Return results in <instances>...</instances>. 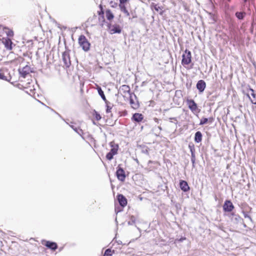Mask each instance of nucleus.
<instances>
[{
    "label": "nucleus",
    "mask_w": 256,
    "mask_h": 256,
    "mask_svg": "<svg viewBox=\"0 0 256 256\" xmlns=\"http://www.w3.org/2000/svg\"><path fill=\"white\" fill-rule=\"evenodd\" d=\"M78 43L83 50L84 51H88L89 50L90 44L84 36L82 35L79 37Z\"/></svg>",
    "instance_id": "f257e3e1"
},
{
    "label": "nucleus",
    "mask_w": 256,
    "mask_h": 256,
    "mask_svg": "<svg viewBox=\"0 0 256 256\" xmlns=\"http://www.w3.org/2000/svg\"><path fill=\"white\" fill-rule=\"evenodd\" d=\"M182 57V65H188L192 62V55L190 51L186 50Z\"/></svg>",
    "instance_id": "f03ea898"
},
{
    "label": "nucleus",
    "mask_w": 256,
    "mask_h": 256,
    "mask_svg": "<svg viewBox=\"0 0 256 256\" xmlns=\"http://www.w3.org/2000/svg\"><path fill=\"white\" fill-rule=\"evenodd\" d=\"M62 58L64 64L66 67L68 68L71 64L70 52L68 50H66L62 53Z\"/></svg>",
    "instance_id": "7ed1b4c3"
},
{
    "label": "nucleus",
    "mask_w": 256,
    "mask_h": 256,
    "mask_svg": "<svg viewBox=\"0 0 256 256\" xmlns=\"http://www.w3.org/2000/svg\"><path fill=\"white\" fill-rule=\"evenodd\" d=\"M110 144L112 148L110 151L108 152L106 155V158L108 160H111L113 158V156L117 154L118 151V146L116 147H114L113 142H111Z\"/></svg>",
    "instance_id": "20e7f679"
},
{
    "label": "nucleus",
    "mask_w": 256,
    "mask_h": 256,
    "mask_svg": "<svg viewBox=\"0 0 256 256\" xmlns=\"http://www.w3.org/2000/svg\"><path fill=\"white\" fill-rule=\"evenodd\" d=\"M116 174L118 180L122 182H124V180L126 178V174L122 168L118 166Z\"/></svg>",
    "instance_id": "39448f33"
},
{
    "label": "nucleus",
    "mask_w": 256,
    "mask_h": 256,
    "mask_svg": "<svg viewBox=\"0 0 256 256\" xmlns=\"http://www.w3.org/2000/svg\"><path fill=\"white\" fill-rule=\"evenodd\" d=\"M234 208V206L230 200H226L223 206V209L225 212H230Z\"/></svg>",
    "instance_id": "423d86ee"
},
{
    "label": "nucleus",
    "mask_w": 256,
    "mask_h": 256,
    "mask_svg": "<svg viewBox=\"0 0 256 256\" xmlns=\"http://www.w3.org/2000/svg\"><path fill=\"white\" fill-rule=\"evenodd\" d=\"M110 32L111 34L116 33L120 34L121 32V28L120 26L117 24L110 25L109 26Z\"/></svg>",
    "instance_id": "0eeeda50"
},
{
    "label": "nucleus",
    "mask_w": 256,
    "mask_h": 256,
    "mask_svg": "<svg viewBox=\"0 0 256 256\" xmlns=\"http://www.w3.org/2000/svg\"><path fill=\"white\" fill-rule=\"evenodd\" d=\"M42 244L46 247H48V248L52 250H56L58 248L56 244L54 242L44 240Z\"/></svg>",
    "instance_id": "6e6552de"
},
{
    "label": "nucleus",
    "mask_w": 256,
    "mask_h": 256,
    "mask_svg": "<svg viewBox=\"0 0 256 256\" xmlns=\"http://www.w3.org/2000/svg\"><path fill=\"white\" fill-rule=\"evenodd\" d=\"M19 72L21 76L24 78L30 74V67L28 66H26L22 69H20Z\"/></svg>",
    "instance_id": "1a4fd4ad"
},
{
    "label": "nucleus",
    "mask_w": 256,
    "mask_h": 256,
    "mask_svg": "<svg viewBox=\"0 0 256 256\" xmlns=\"http://www.w3.org/2000/svg\"><path fill=\"white\" fill-rule=\"evenodd\" d=\"M188 108L192 112H194L198 110V106L192 100H188Z\"/></svg>",
    "instance_id": "9d476101"
},
{
    "label": "nucleus",
    "mask_w": 256,
    "mask_h": 256,
    "mask_svg": "<svg viewBox=\"0 0 256 256\" xmlns=\"http://www.w3.org/2000/svg\"><path fill=\"white\" fill-rule=\"evenodd\" d=\"M118 200L120 204L122 206H125L127 204V200L126 198L122 194H118Z\"/></svg>",
    "instance_id": "9b49d317"
},
{
    "label": "nucleus",
    "mask_w": 256,
    "mask_h": 256,
    "mask_svg": "<svg viewBox=\"0 0 256 256\" xmlns=\"http://www.w3.org/2000/svg\"><path fill=\"white\" fill-rule=\"evenodd\" d=\"M206 84L203 80L198 81L196 84V88L200 92H203L206 88Z\"/></svg>",
    "instance_id": "f8f14e48"
},
{
    "label": "nucleus",
    "mask_w": 256,
    "mask_h": 256,
    "mask_svg": "<svg viewBox=\"0 0 256 256\" xmlns=\"http://www.w3.org/2000/svg\"><path fill=\"white\" fill-rule=\"evenodd\" d=\"M130 88L127 85H122L120 88V91L126 96L127 94H130Z\"/></svg>",
    "instance_id": "ddd939ff"
},
{
    "label": "nucleus",
    "mask_w": 256,
    "mask_h": 256,
    "mask_svg": "<svg viewBox=\"0 0 256 256\" xmlns=\"http://www.w3.org/2000/svg\"><path fill=\"white\" fill-rule=\"evenodd\" d=\"M2 43L4 44L5 47L8 49L11 50L12 49V42L10 38H4Z\"/></svg>",
    "instance_id": "4468645a"
},
{
    "label": "nucleus",
    "mask_w": 256,
    "mask_h": 256,
    "mask_svg": "<svg viewBox=\"0 0 256 256\" xmlns=\"http://www.w3.org/2000/svg\"><path fill=\"white\" fill-rule=\"evenodd\" d=\"M180 188L184 192H187L190 188L188 183L184 180H181L180 183Z\"/></svg>",
    "instance_id": "2eb2a0df"
},
{
    "label": "nucleus",
    "mask_w": 256,
    "mask_h": 256,
    "mask_svg": "<svg viewBox=\"0 0 256 256\" xmlns=\"http://www.w3.org/2000/svg\"><path fill=\"white\" fill-rule=\"evenodd\" d=\"M202 140V134L200 132H197L195 134L194 141L198 143L201 142Z\"/></svg>",
    "instance_id": "dca6fc26"
},
{
    "label": "nucleus",
    "mask_w": 256,
    "mask_h": 256,
    "mask_svg": "<svg viewBox=\"0 0 256 256\" xmlns=\"http://www.w3.org/2000/svg\"><path fill=\"white\" fill-rule=\"evenodd\" d=\"M132 118L134 121L140 122L143 119V116L142 114L136 113L133 115Z\"/></svg>",
    "instance_id": "f3484780"
},
{
    "label": "nucleus",
    "mask_w": 256,
    "mask_h": 256,
    "mask_svg": "<svg viewBox=\"0 0 256 256\" xmlns=\"http://www.w3.org/2000/svg\"><path fill=\"white\" fill-rule=\"evenodd\" d=\"M106 16L109 20H111L114 18V16L110 10H107L106 11Z\"/></svg>",
    "instance_id": "a211bd4d"
},
{
    "label": "nucleus",
    "mask_w": 256,
    "mask_h": 256,
    "mask_svg": "<svg viewBox=\"0 0 256 256\" xmlns=\"http://www.w3.org/2000/svg\"><path fill=\"white\" fill-rule=\"evenodd\" d=\"M119 7L122 12H124L126 16H130V13L126 10V6L124 4H119Z\"/></svg>",
    "instance_id": "6ab92c4d"
},
{
    "label": "nucleus",
    "mask_w": 256,
    "mask_h": 256,
    "mask_svg": "<svg viewBox=\"0 0 256 256\" xmlns=\"http://www.w3.org/2000/svg\"><path fill=\"white\" fill-rule=\"evenodd\" d=\"M98 94L100 95V96H101V98H102V99L105 102H106L107 100L106 98V96L104 94V92L102 91V90L101 88L100 87H98Z\"/></svg>",
    "instance_id": "aec40b11"
},
{
    "label": "nucleus",
    "mask_w": 256,
    "mask_h": 256,
    "mask_svg": "<svg viewBox=\"0 0 256 256\" xmlns=\"http://www.w3.org/2000/svg\"><path fill=\"white\" fill-rule=\"evenodd\" d=\"M231 219L232 220L238 222L241 220V218L238 215L232 214Z\"/></svg>",
    "instance_id": "412c9836"
},
{
    "label": "nucleus",
    "mask_w": 256,
    "mask_h": 256,
    "mask_svg": "<svg viewBox=\"0 0 256 256\" xmlns=\"http://www.w3.org/2000/svg\"><path fill=\"white\" fill-rule=\"evenodd\" d=\"M249 92H250V95L253 97V98H254V100H251V102L252 104H256V94H254V90L252 89V88H250V90H249Z\"/></svg>",
    "instance_id": "4be33fe9"
},
{
    "label": "nucleus",
    "mask_w": 256,
    "mask_h": 256,
    "mask_svg": "<svg viewBox=\"0 0 256 256\" xmlns=\"http://www.w3.org/2000/svg\"><path fill=\"white\" fill-rule=\"evenodd\" d=\"M3 30H6L5 32L7 36H12L14 35V32L12 30L6 27H4Z\"/></svg>",
    "instance_id": "5701e85b"
},
{
    "label": "nucleus",
    "mask_w": 256,
    "mask_h": 256,
    "mask_svg": "<svg viewBox=\"0 0 256 256\" xmlns=\"http://www.w3.org/2000/svg\"><path fill=\"white\" fill-rule=\"evenodd\" d=\"M190 152H191V154H192L191 161H192V164H194L195 162V160H196L195 154L194 153V149L192 148L190 146Z\"/></svg>",
    "instance_id": "b1692460"
},
{
    "label": "nucleus",
    "mask_w": 256,
    "mask_h": 256,
    "mask_svg": "<svg viewBox=\"0 0 256 256\" xmlns=\"http://www.w3.org/2000/svg\"><path fill=\"white\" fill-rule=\"evenodd\" d=\"M106 105V113H109L111 112V110L112 108V105L108 102L106 101V102H105Z\"/></svg>",
    "instance_id": "393cba45"
},
{
    "label": "nucleus",
    "mask_w": 256,
    "mask_h": 256,
    "mask_svg": "<svg viewBox=\"0 0 256 256\" xmlns=\"http://www.w3.org/2000/svg\"><path fill=\"white\" fill-rule=\"evenodd\" d=\"M136 218L134 216H130V220L128 222L129 225H132L136 222Z\"/></svg>",
    "instance_id": "a878e982"
},
{
    "label": "nucleus",
    "mask_w": 256,
    "mask_h": 256,
    "mask_svg": "<svg viewBox=\"0 0 256 256\" xmlns=\"http://www.w3.org/2000/svg\"><path fill=\"white\" fill-rule=\"evenodd\" d=\"M236 16L238 19H242L244 18V14L240 12H237L236 14Z\"/></svg>",
    "instance_id": "bb28decb"
},
{
    "label": "nucleus",
    "mask_w": 256,
    "mask_h": 256,
    "mask_svg": "<svg viewBox=\"0 0 256 256\" xmlns=\"http://www.w3.org/2000/svg\"><path fill=\"white\" fill-rule=\"evenodd\" d=\"M112 254V250L110 249H107L105 251L104 256H111Z\"/></svg>",
    "instance_id": "cd10ccee"
},
{
    "label": "nucleus",
    "mask_w": 256,
    "mask_h": 256,
    "mask_svg": "<svg viewBox=\"0 0 256 256\" xmlns=\"http://www.w3.org/2000/svg\"><path fill=\"white\" fill-rule=\"evenodd\" d=\"M152 6L154 7V8L157 12H158L160 10H161V8L158 4H152Z\"/></svg>",
    "instance_id": "c85d7f7f"
},
{
    "label": "nucleus",
    "mask_w": 256,
    "mask_h": 256,
    "mask_svg": "<svg viewBox=\"0 0 256 256\" xmlns=\"http://www.w3.org/2000/svg\"><path fill=\"white\" fill-rule=\"evenodd\" d=\"M208 120L207 118H202L200 122V124L202 125L206 124L208 122Z\"/></svg>",
    "instance_id": "c756f323"
},
{
    "label": "nucleus",
    "mask_w": 256,
    "mask_h": 256,
    "mask_svg": "<svg viewBox=\"0 0 256 256\" xmlns=\"http://www.w3.org/2000/svg\"><path fill=\"white\" fill-rule=\"evenodd\" d=\"M130 104H132V107L134 108L138 107L137 104L134 102V100L132 98L130 99Z\"/></svg>",
    "instance_id": "7c9ffc66"
},
{
    "label": "nucleus",
    "mask_w": 256,
    "mask_h": 256,
    "mask_svg": "<svg viewBox=\"0 0 256 256\" xmlns=\"http://www.w3.org/2000/svg\"><path fill=\"white\" fill-rule=\"evenodd\" d=\"M77 133L80 134V136H82L84 134L83 131L82 129H80L78 128V130L77 132Z\"/></svg>",
    "instance_id": "2f4dec72"
},
{
    "label": "nucleus",
    "mask_w": 256,
    "mask_h": 256,
    "mask_svg": "<svg viewBox=\"0 0 256 256\" xmlns=\"http://www.w3.org/2000/svg\"><path fill=\"white\" fill-rule=\"evenodd\" d=\"M244 216L245 218H248L250 220H252V218H251L250 216H248L247 214L244 213Z\"/></svg>",
    "instance_id": "473e14b6"
},
{
    "label": "nucleus",
    "mask_w": 256,
    "mask_h": 256,
    "mask_svg": "<svg viewBox=\"0 0 256 256\" xmlns=\"http://www.w3.org/2000/svg\"><path fill=\"white\" fill-rule=\"evenodd\" d=\"M128 0H120V4H124Z\"/></svg>",
    "instance_id": "72a5a7b5"
},
{
    "label": "nucleus",
    "mask_w": 256,
    "mask_h": 256,
    "mask_svg": "<svg viewBox=\"0 0 256 256\" xmlns=\"http://www.w3.org/2000/svg\"><path fill=\"white\" fill-rule=\"evenodd\" d=\"M96 118L98 120H99L101 118V116L100 114H97L96 116Z\"/></svg>",
    "instance_id": "f704fd0d"
},
{
    "label": "nucleus",
    "mask_w": 256,
    "mask_h": 256,
    "mask_svg": "<svg viewBox=\"0 0 256 256\" xmlns=\"http://www.w3.org/2000/svg\"><path fill=\"white\" fill-rule=\"evenodd\" d=\"M76 132H78V128H74L73 129Z\"/></svg>",
    "instance_id": "c9c22d12"
},
{
    "label": "nucleus",
    "mask_w": 256,
    "mask_h": 256,
    "mask_svg": "<svg viewBox=\"0 0 256 256\" xmlns=\"http://www.w3.org/2000/svg\"><path fill=\"white\" fill-rule=\"evenodd\" d=\"M76 132H78V128H74L73 129Z\"/></svg>",
    "instance_id": "e433bc0d"
},
{
    "label": "nucleus",
    "mask_w": 256,
    "mask_h": 256,
    "mask_svg": "<svg viewBox=\"0 0 256 256\" xmlns=\"http://www.w3.org/2000/svg\"><path fill=\"white\" fill-rule=\"evenodd\" d=\"M4 75L0 73V78L2 79L3 78Z\"/></svg>",
    "instance_id": "4c0bfd02"
},
{
    "label": "nucleus",
    "mask_w": 256,
    "mask_h": 256,
    "mask_svg": "<svg viewBox=\"0 0 256 256\" xmlns=\"http://www.w3.org/2000/svg\"><path fill=\"white\" fill-rule=\"evenodd\" d=\"M209 120H210V122H212V118H210L209 119Z\"/></svg>",
    "instance_id": "58836bf2"
},
{
    "label": "nucleus",
    "mask_w": 256,
    "mask_h": 256,
    "mask_svg": "<svg viewBox=\"0 0 256 256\" xmlns=\"http://www.w3.org/2000/svg\"><path fill=\"white\" fill-rule=\"evenodd\" d=\"M70 126L72 129H74V126H72V125H70Z\"/></svg>",
    "instance_id": "ea45409f"
},
{
    "label": "nucleus",
    "mask_w": 256,
    "mask_h": 256,
    "mask_svg": "<svg viewBox=\"0 0 256 256\" xmlns=\"http://www.w3.org/2000/svg\"><path fill=\"white\" fill-rule=\"evenodd\" d=\"M170 119H173V120H176V119L175 118H171Z\"/></svg>",
    "instance_id": "a19ab883"
},
{
    "label": "nucleus",
    "mask_w": 256,
    "mask_h": 256,
    "mask_svg": "<svg viewBox=\"0 0 256 256\" xmlns=\"http://www.w3.org/2000/svg\"><path fill=\"white\" fill-rule=\"evenodd\" d=\"M2 26L0 25V28Z\"/></svg>",
    "instance_id": "79ce46f5"
}]
</instances>
